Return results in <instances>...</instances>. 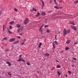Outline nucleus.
<instances>
[{
  "mask_svg": "<svg viewBox=\"0 0 78 78\" xmlns=\"http://www.w3.org/2000/svg\"><path fill=\"white\" fill-rule=\"evenodd\" d=\"M70 32V30H66V29H65L63 31V36H66L67 34L69 33Z\"/></svg>",
  "mask_w": 78,
  "mask_h": 78,
  "instance_id": "1",
  "label": "nucleus"
},
{
  "mask_svg": "<svg viewBox=\"0 0 78 78\" xmlns=\"http://www.w3.org/2000/svg\"><path fill=\"white\" fill-rule=\"evenodd\" d=\"M28 22V19L26 18L24 21V23L25 25H27Z\"/></svg>",
  "mask_w": 78,
  "mask_h": 78,
  "instance_id": "2",
  "label": "nucleus"
},
{
  "mask_svg": "<svg viewBox=\"0 0 78 78\" xmlns=\"http://www.w3.org/2000/svg\"><path fill=\"white\" fill-rule=\"evenodd\" d=\"M71 28H72V29H73V30H76V27L74 26H71Z\"/></svg>",
  "mask_w": 78,
  "mask_h": 78,
  "instance_id": "3",
  "label": "nucleus"
},
{
  "mask_svg": "<svg viewBox=\"0 0 78 78\" xmlns=\"http://www.w3.org/2000/svg\"><path fill=\"white\" fill-rule=\"evenodd\" d=\"M15 41V38H12L10 39L9 41L11 42H12L13 41Z\"/></svg>",
  "mask_w": 78,
  "mask_h": 78,
  "instance_id": "4",
  "label": "nucleus"
},
{
  "mask_svg": "<svg viewBox=\"0 0 78 78\" xmlns=\"http://www.w3.org/2000/svg\"><path fill=\"white\" fill-rule=\"evenodd\" d=\"M39 15H40V13H39V12H38V13H37V15H36V17H39Z\"/></svg>",
  "mask_w": 78,
  "mask_h": 78,
  "instance_id": "5",
  "label": "nucleus"
},
{
  "mask_svg": "<svg viewBox=\"0 0 78 78\" xmlns=\"http://www.w3.org/2000/svg\"><path fill=\"white\" fill-rule=\"evenodd\" d=\"M70 42H71V41H70V40H67V41H66V44H70Z\"/></svg>",
  "mask_w": 78,
  "mask_h": 78,
  "instance_id": "6",
  "label": "nucleus"
},
{
  "mask_svg": "<svg viewBox=\"0 0 78 78\" xmlns=\"http://www.w3.org/2000/svg\"><path fill=\"white\" fill-rule=\"evenodd\" d=\"M52 44H53V49L54 50V49H55V44L54 43H52Z\"/></svg>",
  "mask_w": 78,
  "mask_h": 78,
  "instance_id": "7",
  "label": "nucleus"
},
{
  "mask_svg": "<svg viewBox=\"0 0 78 78\" xmlns=\"http://www.w3.org/2000/svg\"><path fill=\"white\" fill-rule=\"evenodd\" d=\"M46 15V13L44 12H43L41 13V15H42V16H45Z\"/></svg>",
  "mask_w": 78,
  "mask_h": 78,
  "instance_id": "8",
  "label": "nucleus"
},
{
  "mask_svg": "<svg viewBox=\"0 0 78 78\" xmlns=\"http://www.w3.org/2000/svg\"><path fill=\"white\" fill-rule=\"evenodd\" d=\"M14 21H11L9 23V24H10V25H12V24H14Z\"/></svg>",
  "mask_w": 78,
  "mask_h": 78,
  "instance_id": "9",
  "label": "nucleus"
},
{
  "mask_svg": "<svg viewBox=\"0 0 78 78\" xmlns=\"http://www.w3.org/2000/svg\"><path fill=\"white\" fill-rule=\"evenodd\" d=\"M44 55H45V56H49L50 55L49 54L46 53L45 54H44Z\"/></svg>",
  "mask_w": 78,
  "mask_h": 78,
  "instance_id": "10",
  "label": "nucleus"
},
{
  "mask_svg": "<svg viewBox=\"0 0 78 78\" xmlns=\"http://www.w3.org/2000/svg\"><path fill=\"white\" fill-rule=\"evenodd\" d=\"M41 45H42V43H40L39 44V45L38 46V47L40 48H41Z\"/></svg>",
  "mask_w": 78,
  "mask_h": 78,
  "instance_id": "11",
  "label": "nucleus"
},
{
  "mask_svg": "<svg viewBox=\"0 0 78 78\" xmlns=\"http://www.w3.org/2000/svg\"><path fill=\"white\" fill-rule=\"evenodd\" d=\"M70 23L72 25H75V24H74V22H71Z\"/></svg>",
  "mask_w": 78,
  "mask_h": 78,
  "instance_id": "12",
  "label": "nucleus"
},
{
  "mask_svg": "<svg viewBox=\"0 0 78 78\" xmlns=\"http://www.w3.org/2000/svg\"><path fill=\"white\" fill-rule=\"evenodd\" d=\"M6 64H9V66H11V63H10V62H6Z\"/></svg>",
  "mask_w": 78,
  "mask_h": 78,
  "instance_id": "13",
  "label": "nucleus"
},
{
  "mask_svg": "<svg viewBox=\"0 0 78 78\" xmlns=\"http://www.w3.org/2000/svg\"><path fill=\"white\" fill-rule=\"evenodd\" d=\"M18 33H20V31H21V28H19L17 30Z\"/></svg>",
  "mask_w": 78,
  "mask_h": 78,
  "instance_id": "14",
  "label": "nucleus"
},
{
  "mask_svg": "<svg viewBox=\"0 0 78 78\" xmlns=\"http://www.w3.org/2000/svg\"><path fill=\"white\" fill-rule=\"evenodd\" d=\"M17 28H20V24H17Z\"/></svg>",
  "mask_w": 78,
  "mask_h": 78,
  "instance_id": "15",
  "label": "nucleus"
},
{
  "mask_svg": "<svg viewBox=\"0 0 78 78\" xmlns=\"http://www.w3.org/2000/svg\"><path fill=\"white\" fill-rule=\"evenodd\" d=\"M61 66L59 65H58L57 66L56 68H57V69H59V68H61Z\"/></svg>",
  "mask_w": 78,
  "mask_h": 78,
  "instance_id": "16",
  "label": "nucleus"
},
{
  "mask_svg": "<svg viewBox=\"0 0 78 78\" xmlns=\"http://www.w3.org/2000/svg\"><path fill=\"white\" fill-rule=\"evenodd\" d=\"M78 1H76L74 2V3H75V4H77V3H78Z\"/></svg>",
  "mask_w": 78,
  "mask_h": 78,
  "instance_id": "17",
  "label": "nucleus"
},
{
  "mask_svg": "<svg viewBox=\"0 0 78 78\" xmlns=\"http://www.w3.org/2000/svg\"><path fill=\"white\" fill-rule=\"evenodd\" d=\"M22 61V58H20L19 60L17 61Z\"/></svg>",
  "mask_w": 78,
  "mask_h": 78,
  "instance_id": "18",
  "label": "nucleus"
},
{
  "mask_svg": "<svg viewBox=\"0 0 78 78\" xmlns=\"http://www.w3.org/2000/svg\"><path fill=\"white\" fill-rule=\"evenodd\" d=\"M54 43H55V44H56V45H58V42H57V41H54Z\"/></svg>",
  "mask_w": 78,
  "mask_h": 78,
  "instance_id": "19",
  "label": "nucleus"
},
{
  "mask_svg": "<svg viewBox=\"0 0 78 78\" xmlns=\"http://www.w3.org/2000/svg\"><path fill=\"white\" fill-rule=\"evenodd\" d=\"M39 31L40 32H42V29L41 28L39 29Z\"/></svg>",
  "mask_w": 78,
  "mask_h": 78,
  "instance_id": "20",
  "label": "nucleus"
},
{
  "mask_svg": "<svg viewBox=\"0 0 78 78\" xmlns=\"http://www.w3.org/2000/svg\"><path fill=\"white\" fill-rule=\"evenodd\" d=\"M69 47H66V50H69Z\"/></svg>",
  "mask_w": 78,
  "mask_h": 78,
  "instance_id": "21",
  "label": "nucleus"
},
{
  "mask_svg": "<svg viewBox=\"0 0 78 78\" xmlns=\"http://www.w3.org/2000/svg\"><path fill=\"white\" fill-rule=\"evenodd\" d=\"M33 11H35L36 12V9L33 8Z\"/></svg>",
  "mask_w": 78,
  "mask_h": 78,
  "instance_id": "22",
  "label": "nucleus"
},
{
  "mask_svg": "<svg viewBox=\"0 0 78 78\" xmlns=\"http://www.w3.org/2000/svg\"><path fill=\"white\" fill-rule=\"evenodd\" d=\"M68 73H69V75H70V74H72V73H71V71H68Z\"/></svg>",
  "mask_w": 78,
  "mask_h": 78,
  "instance_id": "23",
  "label": "nucleus"
},
{
  "mask_svg": "<svg viewBox=\"0 0 78 78\" xmlns=\"http://www.w3.org/2000/svg\"><path fill=\"white\" fill-rule=\"evenodd\" d=\"M42 7H44V1H42Z\"/></svg>",
  "mask_w": 78,
  "mask_h": 78,
  "instance_id": "24",
  "label": "nucleus"
},
{
  "mask_svg": "<svg viewBox=\"0 0 78 78\" xmlns=\"http://www.w3.org/2000/svg\"><path fill=\"white\" fill-rule=\"evenodd\" d=\"M54 8H56V9H59V8L56 6H55Z\"/></svg>",
  "mask_w": 78,
  "mask_h": 78,
  "instance_id": "25",
  "label": "nucleus"
},
{
  "mask_svg": "<svg viewBox=\"0 0 78 78\" xmlns=\"http://www.w3.org/2000/svg\"><path fill=\"white\" fill-rule=\"evenodd\" d=\"M8 33H9V34H12V32L10 31V30H9L8 31Z\"/></svg>",
  "mask_w": 78,
  "mask_h": 78,
  "instance_id": "26",
  "label": "nucleus"
},
{
  "mask_svg": "<svg viewBox=\"0 0 78 78\" xmlns=\"http://www.w3.org/2000/svg\"><path fill=\"white\" fill-rule=\"evenodd\" d=\"M57 72H58V75L59 76V75H61V73H60V72H59L58 71Z\"/></svg>",
  "mask_w": 78,
  "mask_h": 78,
  "instance_id": "27",
  "label": "nucleus"
},
{
  "mask_svg": "<svg viewBox=\"0 0 78 78\" xmlns=\"http://www.w3.org/2000/svg\"><path fill=\"white\" fill-rule=\"evenodd\" d=\"M47 33H49L50 32V30L48 29L47 30Z\"/></svg>",
  "mask_w": 78,
  "mask_h": 78,
  "instance_id": "28",
  "label": "nucleus"
},
{
  "mask_svg": "<svg viewBox=\"0 0 78 78\" xmlns=\"http://www.w3.org/2000/svg\"><path fill=\"white\" fill-rule=\"evenodd\" d=\"M4 25H3V31H5V28H4Z\"/></svg>",
  "mask_w": 78,
  "mask_h": 78,
  "instance_id": "29",
  "label": "nucleus"
},
{
  "mask_svg": "<svg viewBox=\"0 0 78 78\" xmlns=\"http://www.w3.org/2000/svg\"><path fill=\"white\" fill-rule=\"evenodd\" d=\"M6 37H5L3 38V40H2V41L3 40H6Z\"/></svg>",
  "mask_w": 78,
  "mask_h": 78,
  "instance_id": "30",
  "label": "nucleus"
},
{
  "mask_svg": "<svg viewBox=\"0 0 78 78\" xmlns=\"http://www.w3.org/2000/svg\"><path fill=\"white\" fill-rule=\"evenodd\" d=\"M74 45H77V42H76L74 44Z\"/></svg>",
  "mask_w": 78,
  "mask_h": 78,
  "instance_id": "31",
  "label": "nucleus"
},
{
  "mask_svg": "<svg viewBox=\"0 0 78 78\" xmlns=\"http://www.w3.org/2000/svg\"><path fill=\"white\" fill-rule=\"evenodd\" d=\"M48 27V25H45L44 26V28H47V27Z\"/></svg>",
  "mask_w": 78,
  "mask_h": 78,
  "instance_id": "32",
  "label": "nucleus"
},
{
  "mask_svg": "<svg viewBox=\"0 0 78 78\" xmlns=\"http://www.w3.org/2000/svg\"><path fill=\"white\" fill-rule=\"evenodd\" d=\"M14 10H15V11H16V12H17V9L16 8Z\"/></svg>",
  "mask_w": 78,
  "mask_h": 78,
  "instance_id": "33",
  "label": "nucleus"
},
{
  "mask_svg": "<svg viewBox=\"0 0 78 78\" xmlns=\"http://www.w3.org/2000/svg\"><path fill=\"white\" fill-rule=\"evenodd\" d=\"M10 30H12V26H10Z\"/></svg>",
  "mask_w": 78,
  "mask_h": 78,
  "instance_id": "34",
  "label": "nucleus"
},
{
  "mask_svg": "<svg viewBox=\"0 0 78 78\" xmlns=\"http://www.w3.org/2000/svg\"><path fill=\"white\" fill-rule=\"evenodd\" d=\"M23 27H21V31H22V29H23Z\"/></svg>",
  "mask_w": 78,
  "mask_h": 78,
  "instance_id": "35",
  "label": "nucleus"
},
{
  "mask_svg": "<svg viewBox=\"0 0 78 78\" xmlns=\"http://www.w3.org/2000/svg\"><path fill=\"white\" fill-rule=\"evenodd\" d=\"M17 37H18V38L19 39H20V38H21L20 36H18Z\"/></svg>",
  "mask_w": 78,
  "mask_h": 78,
  "instance_id": "36",
  "label": "nucleus"
},
{
  "mask_svg": "<svg viewBox=\"0 0 78 78\" xmlns=\"http://www.w3.org/2000/svg\"><path fill=\"white\" fill-rule=\"evenodd\" d=\"M55 67H54L52 68L51 70H53V69H55Z\"/></svg>",
  "mask_w": 78,
  "mask_h": 78,
  "instance_id": "37",
  "label": "nucleus"
},
{
  "mask_svg": "<svg viewBox=\"0 0 78 78\" xmlns=\"http://www.w3.org/2000/svg\"><path fill=\"white\" fill-rule=\"evenodd\" d=\"M27 64L28 65V66H30V64L29 63H27Z\"/></svg>",
  "mask_w": 78,
  "mask_h": 78,
  "instance_id": "38",
  "label": "nucleus"
},
{
  "mask_svg": "<svg viewBox=\"0 0 78 78\" xmlns=\"http://www.w3.org/2000/svg\"><path fill=\"white\" fill-rule=\"evenodd\" d=\"M52 12V11H50L48 12V13H49V12Z\"/></svg>",
  "mask_w": 78,
  "mask_h": 78,
  "instance_id": "39",
  "label": "nucleus"
},
{
  "mask_svg": "<svg viewBox=\"0 0 78 78\" xmlns=\"http://www.w3.org/2000/svg\"><path fill=\"white\" fill-rule=\"evenodd\" d=\"M58 34H61V32H58Z\"/></svg>",
  "mask_w": 78,
  "mask_h": 78,
  "instance_id": "40",
  "label": "nucleus"
},
{
  "mask_svg": "<svg viewBox=\"0 0 78 78\" xmlns=\"http://www.w3.org/2000/svg\"><path fill=\"white\" fill-rule=\"evenodd\" d=\"M43 26H44V25H42V26L40 27V28L42 29V28L43 27Z\"/></svg>",
  "mask_w": 78,
  "mask_h": 78,
  "instance_id": "41",
  "label": "nucleus"
},
{
  "mask_svg": "<svg viewBox=\"0 0 78 78\" xmlns=\"http://www.w3.org/2000/svg\"><path fill=\"white\" fill-rule=\"evenodd\" d=\"M7 30H8V31H9V28H7Z\"/></svg>",
  "mask_w": 78,
  "mask_h": 78,
  "instance_id": "42",
  "label": "nucleus"
},
{
  "mask_svg": "<svg viewBox=\"0 0 78 78\" xmlns=\"http://www.w3.org/2000/svg\"><path fill=\"white\" fill-rule=\"evenodd\" d=\"M23 34V33H22L21 34H20V36H22V35Z\"/></svg>",
  "mask_w": 78,
  "mask_h": 78,
  "instance_id": "43",
  "label": "nucleus"
},
{
  "mask_svg": "<svg viewBox=\"0 0 78 78\" xmlns=\"http://www.w3.org/2000/svg\"><path fill=\"white\" fill-rule=\"evenodd\" d=\"M22 55H20V56H19V58H21V56H22Z\"/></svg>",
  "mask_w": 78,
  "mask_h": 78,
  "instance_id": "44",
  "label": "nucleus"
},
{
  "mask_svg": "<svg viewBox=\"0 0 78 78\" xmlns=\"http://www.w3.org/2000/svg\"><path fill=\"white\" fill-rule=\"evenodd\" d=\"M74 60H76V58H74Z\"/></svg>",
  "mask_w": 78,
  "mask_h": 78,
  "instance_id": "45",
  "label": "nucleus"
},
{
  "mask_svg": "<svg viewBox=\"0 0 78 78\" xmlns=\"http://www.w3.org/2000/svg\"><path fill=\"white\" fill-rule=\"evenodd\" d=\"M60 2L61 3H62V1L61 0V1H60Z\"/></svg>",
  "mask_w": 78,
  "mask_h": 78,
  "instance_id": "46",
  "label": "nucleus"
},
{
  "mask_svg": "<svg viewBox=\"0 0 78 78\" xmlns=\"http://www.w3.org/2000/svg\"><path fill=\"white\" fill-rule=\"evenodd\" d=\"M55 3L56 5H57V2H55Z\"/></svg>",
  "mask_w": 78,
  "mask_h": 78,
  "instance_id": "47",
  "label": "nucleus"
},
{
  "mask_svg": "<svg viewBox=\"0 0 78 78\" xmlns=\"http://www.w3.org/2000/svg\"><path fill=\"white\" fill-rule=\"evenodd\" d=\"M24 44V42L23 43H22L21 44V45H23Z\"/></svg>",
  "mask_w": 78,
  "mask_h": 78,
  "instance_id": "48",
  "label": "nucleus"
},
{
  "mask_svg": "<svg viewBox=\"0 0 78 78\" xmlns=\"http://www.w3.org/2000/svg\"><path fill=\"white\" fill-rule=\"evenodd\" d=\"M56 61H57V62H59V61H58V60H56Z\"/></svg>",
  "mask_w": 78,
  "mask_h": 78,
  "instance_id": "49",
  "label": "nucleus"
},
{
  "mask_svg": "<svg viewBox=\"0 0 78 78\" xmlns=\"http://www.w3.org/2000/svg\"><path fill=\"white\" fill-rule=\"evenodd\" d=\"M61 53H63V51H61Z\"/></svg>",
  "mask_w": 78,
  "mask_h": 78,
  "instance_id": "50",
  "label": "nucleus"
},
{
  "mask_svg": "<svg viewBox=\"0 0 78 78\" xmlns=\"http://www.w3.org/2000/svg\"><path fill=\"white\" fill-rule=\"evenodd\" d=\"M23 62H25V61H24V60H22Z\"/></svg>",
  "mask_w": 78,
  "mask_h": 78,
  "instance_id": "51",
  "label": "nucleus"
},
{
  "mask_svg": "<svg viewBox=\"0 0 78 78\" xmlns=\"http://www.w3.org/2000/svg\"><path fill=\"white\" fill-rule=\"evenodd\" d=\"M54 2H56V0H54Z\"/></svg>",
  "mask_w": 78,
  "mask_h": 78,
  "instance_id": "52",
  "label": "nucleus"
},
{
  "mask_svg": "<svg viewBox=\"0 0 78 78\" xmlns=\"http://www.w3.org/2000/svg\"><path fill=\"white\" fill-rule=\"evenodd\" d=\"M66 77H67V75H66Z\"/></svg>",
  "mask_w": 78,
  "mask_h": 78,
  "instance_id": "53",
  "label": "nucleus"
},
{
  "mask_svg": "<svg viewBox=\"0 0 78 78\" xmlns=\"http://www.w3.org/2000/svg\"><path fill=\"white\" fill-rule=\"evenodd\" d=\"M55 39H56V37H55Z\"/></svg>",
  "mask_w": 78,
  "mask_h": 78,
  "instance_id": "54",
  "label": "nucleus"
},
{
  "mask_svg": "<svg viewBox=\"0 0 78 78\" xmlns=\"http://www.w3.org/2000/svg\"><path fill=\"white\" fill-rule=\"evenodd\" d=\"M57 35H55V37H56V36H57Z\"/></svg>",
  "mask_w": 78,
  "mask_h": 78,
  "instance_id": "55",
  "label": "nucleus"
},
{
  "mask_svg": "<svg viewBox=\"0 0 78 78\" xmlns=\"http://www.w3.org/2000/svg\"><path fill=\"white\" fill-rule=\"evenodd\" d=\"M1 12H2V11H1Z\"/></svg>",
  "mask_w": 78,
  "mask_h": 78,
  "instance_id": "56",
  "label": "nucleus"
},
{
  "mask_svg": "<svg viewBox=\"0 0 78 78\" xmlns=\"http://www.w3.org/2000/svg\"><path fill=\"white\" fill-rule=\"evenodd\" d=\"M72 67H73V65H72Z\"/></svg>",
  "mask_w": 78,
  "mask_h": 78,
  "instance_id": "57",
  "label": "nucleus"
},
{
  "mask_svg": "<svg viewBox=\"0 0 78 78\" xmlns=\"http://www.w3.org/2000/svg\"><path fill=\"white\" fill-rule=\"evenodd\" d=\"M9 74L11 76V74Z\"/></svg>",
  "mask_w": 78,
  "mask_h": 78,
  "instance_id": "58",
  "label": "nucleus"
},
{
  "mask_svg": "<svg viewBox=\"0 0 78 78\" xmlns=\"http://www.w3.org/2000/svg\"><path fill=\"white\" fill-rule=\"evenodd\" d=\"M50 3H51V1H50Z\"/></svg>",
  "mask_w": 78,
  "mask_h": 78,
  "instance_id": "59",
  "label": "nucleus"
},
{
  "mask_svg": "<svg viewBox=\"0 0 78 78\" xmlns=\"http://www.w3.org/2000/svg\"><path fill=\"white\" fill-rule=\"evenodd\" d=\"M43 8H44V7H42V9H43Z\"/></svg>",
  "mask_w": 78,
  "mask_h": 78,
  "instance_id": "60",
  "label": "nucleus"
},
{
  "mask_svg": "<svg viewBox=\"0 0 78 78\" xmlns=\"http://www.w3.org/2000/svg\"><path fill=\"white\" fill-rule=\"evenodd\" d=\"M38 72V73L39 72Z\"/></svg>",
  "mask_w": 78,
  "mask_h": 78,
  "instance_id": "61",
  "label": "nucleus"
}]
</instances>
